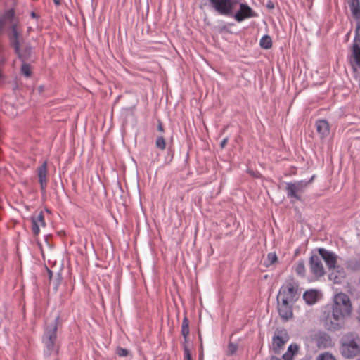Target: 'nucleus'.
I'll return each instance as SVG.
<instances>
[{"label": "nucleus", "mask_w": 360, "mask_h": 360, "mask_svg": "<svg viewBox=\"0 0 360 360\" xmlns=\"http://www.w3.org/2000/svg\"><path fill=\"white\" fill-rule=\"evenodd\" d=\"M278 302V313L282 319L288 321L292 317V308L290 302L285 301V300H279Z\"/></svg>", "instance_id": "obj_12"}, {"label": "nucleus", "mask_w": 360, "mask_h": 360, "mask_svg": "<svg viewBox=\"0 0 360 360\" xmlns=\"http://www.w3.org/2000/svg\"><path fill=\"white\" fill-rule=\"evenodd\" d=\"M270 360H281L280 359L276 357V356H271Z\"/></svg>", "instance_id": "obj_40"}, {"label": "nucleus", "mask_w": 360, "mask_h": 360, "mask_svg": "<svg viewBox=\"0 0 360 360\" xmlns=\"http://www.w3.org/2000/svg\"><path fill=\"white\" fill-rule=\"evenodd\" d=\"M59 323V316H56L52 320L46 323L42 342L46 347L45 353L50 355L57 350V330Z\"/></svg>", "instance_id": "obj_3"}, {"label": "nucleus", "mask_w": 360, "mask_h": 360, "mask_svg": "<svg viewBox=\"0 0 360 360\" xmlns=\"http://www.w3.org/2000/svg\"><path fill=\"white\" fill-rule=\"evenodd\" d=\"M181 334L184 338H186L189 334V321L186 317L183 319Z\"/></svg>", "instance_id": "obj_23"}, {"label": "nucleus", "mask_w": 360, "mask_h": 360, "mask_svg": "<svg viewBox=\"0 0 360 360\" xmlns=\"http://www.w3.org/2000/svg\"><path fill=\"white\" fill-rule=\"evenodd\" d=\"M21 72L25 76L30 77L31 75V69L30 65L23 63L21 67Z\"/></svg>", "instance_id": "obj_25"}, {"label": "nucleus", "mask_w": 360, "mask_h": 360, "mask_svg": "<svg viewBox=\"0 0 360 360\" xmlns=\"http://www.w3.org/2000/svg\"><path fill=\"white\" fill-rule=\"evenodd\" d=\"M242 0H209L210 6L218 14L233 18L237 22L256 17L257 14Z\"/></svg>", "instance_id": "obj_2"}, {"label": "nucleus", "mask_w": 360, "mask_h": 360, "mask_svg": "<svg viewBox=\"0 0 360 360\" xmlns=\"http://www.w3.org/2000/svg\"><path fill=\"white\" fill-rule=\"evenodd\" d=\"M32 230L34 236H37L39 233V225L36 221H34L32 218Z\"/></svg>", "instance_id": "obj_28"}, {"label": "nucleus", "mask_w": 360, "mask_h": 360, "mask_svg": "<svg viewBox=\"0 0 360 360\" xmlns=\"http://www.w3.org/2000/svg\"><path fill=\"white\" fill-rule=\"evenodd\" d=\"M328 276L329 279L333 281L335 284H341L346 277V272L341 266L336 265L335 268H332Z\"/></svg>", "instance_id": "obj_13"}, {"label": "nucleus", "mask_w": 360, "mask_h": 360, "mask_svg": "<svg viewBox=\"0 0 360 360\" xmlns=\"http://www.w3.org/2000/svg\"><path fill=\"white\" fill-rule=\"evenodd\" d=\"M268 7L270 8H274V4H268Z\"/></svg>", "instance_id": "obj_42"}, {"label": "nucleus", "mask_w": 360, "mask_h": 360, "mask_svg": "<svg viewBox=\"0 0 360 360\" xmlns=\"http://www.w3.org/2000/svg\"><path fill=\"white\" fill-rule=\"evenodd\" d=\"M227 142H228V138H224L220 143V147L221 148H224L226 145L227 144Z\"/></svg>", "instance_id": "obj_34"}, {"label": "nucleus", "mask_w": 360, "mask_h": 360, "mask_svg": "<svg viewBox=\"0 0 360 360\" xmlns=\"http://www.w3.org/2000/svg\"><path fill=\"white\" fill-rule=\"evenodd\" d=\"M220 30V32H224V31H227L226 25H224V26H223V27H220V30Z\"/></svg>", "instance_id": "obj_37"}, {"label": "nucleus", "mask_w": 360, "mask_h": 360, "mask_svg": "<svg viewBox=\"0 0 360 360\" xmlns=\"http://www.w3.org/2000/svg\"><path fill=\"white\" fill-rule=\"evenodd\" d=\"M185 358L187 360H191V356L188 349H185Z\"/></svg>", "instance_id": "obj_35"}, {"label": "nucleus", "mask_w": 360, "mask_h": 360, "mask_svg": "<svg viewBox=\"0 0 360 360\" xmlns=\"http://www.w3.org/2000/svg\"><path fill=\"white\" fill-rule=\"evenodd\" d=\"M315 176L313 175L309 181H299L296 182L286 183L285 191L288 198L301 200L302 193L306 188L313 181Z\"/></svg>", "instance_id": "obj_5"}, {"label": "nucleus", "mask_w": 360, "mask_h": 360, "mask_svg": "<svg viewBox=\"0 0 360 360\" xmlns=\"http://www.w3.org/2000/svg\"><path fill=\"white\" fill-rule=\"evenodd\" d=\"M347 268L356 271L360 269V263L356 259H351L347 262Z\"/></svg>", "instance_id": "obj_22"}, {"label": "nucleus", "mask_w": 360, "mask_h": 360, "mask_svg": "<svg viewBox=\"0 0 360 360\" xmlns=\"http://www.w3.org/2000/svg\"><path fill=\"white\" fill-rule=\"evenodd\" d=\"M340 352L345 358H354L360 354V345L354 340H349L342 343Z\"/></svg>", "instance_id": "obj_8"}, {"label": "nucleus", "mask_w": 360, "mask_h": 360, "mask_svg": "<svg viewBox=\"0 0 360 360\" xmlns=\"http://www.w3.org/2000/svg\"><path fill=\"white\" fill-rule=\"evenodd\" d=\"M309 266L311 272L316 278H320L325 274L324 268L319 256L313 255L309 258Z\"/></svg>", "instance_id": "obj_10"}, {"label": "nucleus", "mask_w": 360, "mask_h": 360, "mask_svg": "<svg viewBox=\"0 0 360 360\" xmlns=\"http://www.w3.org/2000/svg\"><path fill=\"white\" fill-rule=\"evenodd\" d=\"M43 90H44V86H39L38 91H39V93H41L43 91Z\"/></svg>", "instance_id": "obj_39"}, {"label": "nucleus", "mask_w": 360, "mask_h": 360, "mask_svg": "<svg viewBox=\"0 0 360 360\" xmlns=\"http://www.w3.org/2000/svg\"><path fill=\"white\" fill-rule=\"evenodd\" d=\"M297 285L292 283L283 285L277 296V301L285 300L287 302L294 303L298 298Z\"/></svg>", "instance_id": "obj_6"}, {"label": "nucleus", "mask_w": 360, "mask_h": 360, "mask_svg": "<svg viewBox=\"0 0 360 360\" xmlns=\"http://www.w3.org/2000/svg\"><path fill=\"white\" fill-rule=\"evenodd\" d=\"M316 131L321 139H323L329 134L330 127L328 122L325 120H320L316 122Z\"/></svg>", "instance_id": "obj_15"}, {"label": "nucleus", "mask_w": 360, "mask_h": 360, "mask_svg": "<svg viewBox=\"0 0 360 360\" xmlns=\"http://www.w3.org/2000/svg\"><path fill=\"white\" fill-rule=\"evenodd\" d=\"M299 349V346L297 344H291L288 349L287 353L292 354V355H295L297 353Z\"/></svg>", "instance_id": "obj_29"}, {"label": "nucleus", "mask_w": 360, "mask_h": 360, "mask_svg": "<svg viewBox=\"0 0 360 360\" xmlns=\"http://www.w3.org/2000/svg\"><path fill=\"white\" fill-rule=\"evenodd\" d=\"M248 173H249L252 176H253V177H255V178H259V177H260V176H261V174H260L258 172H257V171H253V170H252V169H248Z\"/></svg>", "instance_id": "obj_32"}, {"label": "nucleus", "mask_w": 360, "mask_h": 360, "mask_svg": "<svg viewBox=\"0 0 360 360\" xmlns=\"http://www.w3.org/2000/svg\"><path fill=\"white\" fill-rule=\"evenodd\" d=\"M349 59L353 70L356 72L360 68V39H354Z\"/></svg>", "instance_id": "obj_9"}, {"label": "nucleus", "mask_w": 360, "mask_h": 360, "mask_svg": "<svg viewBox=\"0 0 360 360\" xmlns=\"http://www.w3.org/2000/svg\"><path fill=\"white\" fill-rule=\"evenodd\" d=\"M316 360H335V359L332 354L325 352L319 355Z\"/></svg>", "instance_id": "obj_26"}, {"label": "nucleus", "mask_w": 360, "mask_h": 360, "mask_svg": "<svg viewBox=\"0 0 360 360\" xmlns=\"http://www.w3.org/2000/svg\"><path fill=\"white\" fill-rule=\"evenodd\" d=\"M56 6L60 5V0H53Z\"/></svg>", "instance_id": "obj_38"}, {"label": "nucleus", "mask_w": 360, "mask_h": 360, "mask_svg": "<svg viewBox=\"0 0 360 360\" xmlns=\"http://www.w3.org/2000/svg\"><path fill=\"white\" fill-rule=\"evenodd\" d=\"M348 4L353 18L360 15V0H349Z\"/></svg>", "instance_id": "obj_17"}, {"label": "nucleus", "mask_w": 360, "mask_h": 360, "mask_svg": "<svg viewBox=\"0 0 360 360\" xmlns=\"http://www.w3.org/2000/svg\"><path fill=\"white\" fill-rule=\"evenodd\" d=\"M31 16H32V18H36V17H37V15H36V13H35L34 12H32V13H31Z\"/></svg>", "instance_id": "obj_41"}, {"label": "nucleus", "mask_w": 360, "mask_h": 360, "mask_svg": "<svg viewBox=\"0 0 360 360\" xmlns=\"http://www.w3.org/2000/svg\"><path fill=\"white\" fill-rule=\"evenodd\" d=\"M199 339H200V342L202 343V338H201L200 335H199Z\"/></svg>", "instance_id": "obj_43"}, {"label": "nucleus", "mask_w": 360, "mask_h": 360, "mask_svg": "<svg viewBox=\"0 0 360 360\" xmlns=\"http://www.w3.org/2000/svg\"><path fill=\"white\" fill-rule=\"evenodd\" d=\"M10 41L20 59L25 61L30 57L32 52L31 47L23 44V37L22 34L18 32L16 25L12 26Z\"/></svg>", "instance_id": "obj_4"}, {"label": "nucleus", "mask_w": 360, "mask_h": 360, "mask_svg": "<svg viewBox=\"0 0 360 360\" xmlns=\"http://www.w3.org/2000/svg\"><path fill=\"white\" fill-rule=\"evenodd\" d=\"M37 174L39 178V181L40 184L41 189L42 191H45L46 186H47V162L45 161L43 164L38 168Z\"/></svg>", "instance_id": "obj_14"}, {"label": "nucleus", "mask_w": 360, "mask_h": 360, "mask_svg": "<svg viewBox=\"0 0 360 360\" xmlns=\"http://www.w3.org/2000/svg\"><path fill=\"white\" fill-rule=\"evenodd\" d=\"M351 311L352 304L349 296L343 292L338 293L334 297L331 309L323 313L322 319L326 328L329 330L340 329L345 319L350 315Z\"/></svg>", "instance_id": "obj_1"}, {"label": "nucleus", "mask_w": 360, "mask_h": 360, "mask_svg": "<svg viewBox=\"0 0 360 360\" xmlns=\"http://www.w3.org/2000/svg\"><path fill=\"white\" fill-rule=\"evenodd\" d=\"M116 354L121 357L127 356L129 354V351L127 349L122 347H117Z\"/></svg>", "instance_id": "obj_30"}, {"label": "nucleus", "mask_w": 360, "mask_h": 360, "mask_svg": "<svg viewBox=\"0 0 360 360\" xmlns=\"http://www.w3.org/2000/svg\"><path fill=\"white\" fill-rule=\"evenodd\" d=\"M318 252L321 258L325 261L329 271H331L332 268L335 267L338 257L336 254L323 248H319Z\"/></svg>", "instance_id": "obj_11"}, {"label": "nucleus", "mask_w": 360, "mask_h": 360, "mask_svg": "<svg viewBox=\"0 0 360 360\" xmlns=\"http://www.w3.org/2000/svg\"><path fill=\"white\" fill-rule=\"evenodd\" d=\"M289 335L284 328L277 329L272 339V349L275 354H279L285 344L289 340Z\"/></svg>", "instance_id": "obj_7"}, {"label": "nucleus", "mask_w": 360, "mask_h": 360, "mask_svg": "<svg viewBox=\"0 0 360 360\" xmlns=\"http://www.w3.org/2000/svg\"><path fill=\"white\" fill-rule=\"evenodd\" d=\"M359 313L360 314V307H359ZM359 319H360V318H359Z\"/></svg>", "instance_id": "obj_44"}, {"label": "nucleus", "mask_w": 360, "mask_h": 360, "mask_svg": "<svg viewBox=\"0 0 360 360\" xmlns=\"http://www.w3.org/2000/svg\"><path fill=\"white\" fill-rule=\"evenodd\" d=\"M303 299L309 305L315 304L318 300V291L313 289L305 291Z\"/></svg>", "instance_id": "obj_16"}, {"label": "nucleus", "mask_w": 360, "mask_h": 360, "mask_svg": "<svg viewBox=\"0 0 360 360\" xmlns=\"http://www.w3.org/2000/svg\"><path fill=\"white\" fill-rule=\"evenodd\" d=\"M158 129L161 132L164 131L163 124L160 120H158Z\"/></svg>", "instance_id": "obj_36"}, {"label": "nucleus", "mask_w": 360, "mask_h": 360, "mask_svg": "<svg viewBox=\"0 0 360 360\" xmlns=\"http://www.w3.org/2000/svg\"><path fill=\"white\" fill-rule=\"evenodd\" d=\"M278 260L277 256L274 252H270L267 255L266 259L264 260V264L266 266H269L275 264Z\"/></svg>", "instance_id": "obj_21"}, {"label": "nucleus", "mask_w": 360, "mask_h": 360, "mask_svg": "<svg viewBox=\"0 0 360 360\" xmlns=\"http://www.w3.org/2000/svg\"><path fill=\"white\" fill-rule=\"evenodd\" d=\"M292 357H293V355H292V354H289L287 352L283 355V359L284 360H292Z\"/></svg>", "instance_id": "obj_33"}, {"label": "nucleus", "mask_w": 360, "mask_h": 360, "mask_svg": "<svg viewBox=\"0 0 360 360\" xmlns=\"http://www.w3.org/2000/svg\"><path fill=\"white\" fill-rule=\"evenodd\" d=\"M238 349V346L232 342H230L228 347V353L230 355L233 354Z\"/></svg>", "instance_id": "obj_31"}, {"label": "nucleus", "mask_w": 360, "mask_h": 360, "mask_svg": "<svg viewBox=\"0 0 360 360\" xmlns=\"http://www.w3.org/2000/svg\"><path fill=\"white\" fill-rule=\"evenodd\" d=\"M156 146L160 149H165V141L162 136H159L156 139Z\"/></svg>", "instance_id": "obj_27"}, {"label": "nucleus", "mask_w": 360, "mask_h": 360, "mask_svg": "<svg viewBox=\"0 0 360 360\" xmlns=\"http://www.w3.org/2000/svg\"><path fill=\"white\" fill-rule=\"evenodd\" d=\"M259 44L262 48L268 49L272 46V41L269 35H264L262 37Z\"/></svg>", "instance_id": "obj_19"}, {"label": "nucleus", "mask_w": 360, "mask_h": 360, "mask_svg": "<svg viewBox=\"0 0 360 360\" xmlns=\"http://www.w3.org/2000/svg\"><path fill=\"white\" fill-rule=\"evenodd\" d=\"M305 266L303 260H300L296 266H295V272L297 275L301 277H304L305 276Z\"/></svg>", "instance_id": "obj_20"}, {"label": "nucleus", "mask_w": 360, "mask_h": 360, "mask_svg": "<svg viewBox=\"0 0 360 360\" xmlns=\"http://www.w3.org/2000/svg\"><path fill=\"white\" fill-rule=\"evenodd\" d=\"M32 219L34 221H36V222L38 223L39 226L41 225V226H45L46 224L44 221V217L42 211L39 212V213L34 214L32 217Z\"/></svg>", "instance_id": "obj_24"}, {"label": "nucleus", "mask_w": 360, "mask_h": 360, "mask_svg": "<svg viewBox=\"0 0 360 360\" xmlns=\"http://www.w3.org/2000/svg\"><path fill=\"white\" fill-rule=\"evenodd\" d=\"M317 344L319 346L323 345L324 347L330 342L329 336L326 333H319L317 336Z\"/></svg>", "instance_id": "obj_18"}]
</instances>
